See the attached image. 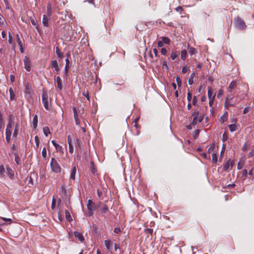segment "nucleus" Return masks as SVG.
Returning a JSON list of instances; mask_svg holds the SVG:
<instances>
[{"label": "nucleus", "instance_id": "f257e3e1", "mask_svg": "<svg viewBox=\"0 0 254 254\" xmlns=\"http://www.w3.org/2000/svg\"><path fill=\"white\" fill-rule=\"evenodd\" d=\"M234 24L237 29L240 30H245L247 27L245 21L239 16L234 19Z\"/></svg>", "mask_w": 254, "mask_h": 254}, {"label": "nucleus", "instance_id": "f03ea898", "mask_svg": "<svg viewBox=\"0 0 254 254\" xmlns=\"http://www.w3.org/2000/svg\"><path fill=\"white\" fill-rule=\"evenodd\" d=\"M51 170L55 173H60L61 172L62 168L55 158H52L50 163Z\"/></svg>", "mask_w": 254, "mask_h": 254}, {"label": "nucleus", "instance_id": "7ed1b4c3", "mask_svg": "<svg viewBox=\"0 0 254 254\" xmlns=\"http://www.w3.org/2000/svg\"><path fill=\"white\" fill-rule=\"evenodd\" d=\"M42 100L45 109L47 110H50L51 109V105L49 104V96L47 90L45 89H43L42 94Z\"/></svg>", "mask_w": 254, "mask_h": 254}, {"label": "nucleus", "instance_id": "20e7f679", "mask_svg": "<svg viewBox=\"0 0 254 254\" xmlns=\"http://www.w3.org/2000/svg\"><path fill=\"white\" fill-rule=\"evenodd\" d=\"M12 133V127H11L10 125H7L5 131V135H6V141L7 143H9L11 140V135Z\"/></svg>", "mask_w": 254, "mask_h": 254}, {"label": "nucleus", "instance_id": "39448f33", "mask_svg": "<svg viewBox=\"0 0 254 254\" xmlns=\"http://www.w3.org/2000/svg\"><path fill=\"white\" fill-rule=\"evenodd\" d=\"M23 62L24 64V68L27 71H30L31 70V62L29 58L27 56H25L23 60Z\"/></svg>", "mask_w": 254, "mask_h": 254}, {"label": "nucleus", "instance_id": "423d86ee", "mask_svg": "<svg viewBox=\"0 0 254 254\" xmlns=\"http://www.w3.org/2000/svg\"><path fill=\"white\" fill-rule=\"evenodd\" d=\"M97 207L96 204L91 199L87 201V208L88 210H95Z\"/></svg>", "mask_w": 254, "mask_h": 254}, {"label": "nucleus", "instance_id": "0eeeda50", "mask_svg": "<svg viewBox=\"0 0 254 254\" xmlns=\"http://www.w3.org/2000/svg\"><path fill=\"white\" fill-rule=\"evenodd\" d=\"M51 65L52 67L54 68V72L56 74H59L60 71V67L58 65L57 61L56 60L52 61Z\"/></svg>", "mask_w": 254, "mask_h": 254}, {"label": "nucleus", "instance_id": "6e6552de", "mask_svg": "<svg viewBox=\"0 0 254 254\" xmlns=\"http://www.w3.org/2000/svg\"><path fill=\"white\" fill-rule=\"evenodd\" d=\"M67 142L69 146V152L70 154H72L73 153V146L72 145V139L70 135H68L67 136Z\"/></svg>", "mask_w": 254, "mask_h": 254}, {"label": "nucleus", "instance_id": "1a4fd4ad", "mask_svg": "<svg viewBox=\"0 0 254 254\" xmlns=\"http://www.w3.org/2000/svg\"><path fill=\"white\" fill-rule=\"evenodd\" d=\"M75 148L76 150L79 151H81L82 149V142L79 138L76 139Z\"/></svg>", "mask_w": 254, "mask_h": 254}, {"label": "nucleus", "instance_id": "9d476101", "mask_svg": "<svg viewBox=\"0 0 254 254\" xmlns=\"http://www.w3.org/2000/svg\"><path fill=\"white\" fill-rule=\"evenodd\" d=\"M109 212L108 207L107 205L104 204L102 208L98 211V214L103 216V213L107 214Z\"/></svg>", "mask_w": 254, "mask_h": 254}, {"label": "nucleus", "instance_id": "9b49d317", "mask_svg": "<svg viewBox=\"0 0 254 254\" xmlns=\"http://www.w3.org/2000/svg\"><path fill=\"white\" fill-rule=\"evenodd\" d=\"M52 143L55 146L56 149L57 151L60 152L62 153H63V148L62 146L60 145L59 144L57 143L56 141L54 140L52 141Z\"/></svg>", "mask_w": 254, "mask_h": 254}, {"label": "nucleus", "instance_id": "f8f14e48", "mask_svg": "<svg viewBox=\"0 0 254 254\" xmlns=\"http://www.w3.org/2000/svg\"><path fill=\"white\" fill-rule=\"evenodd\" d=\"M25 93L27 94L31 95L33 91L32 89L31 85L30 83H27L25 85Z\"/></svg>", "mask_w": 254, "mask_h": 254}, {"label": "nucleus", "instance_id": "ddd939ff", "mask_svg": "<svg viewBox=\"0 0 254 254\" xmlns=\"http://www.w3.org/2000/svg\"><path fill=\"white\" fill-rule=\"evenodd\" d=\"M237 86V82L236 80L232 81L230 84H229L228 87V91L231 92L232 90L235 88H236Z\"/></svg>", "mask_w": 254, "mask_h": 254}, {"label": "nucleus", "instance_id": "4468645a", "mask_svg": "<svg viewBox=\"0 0 254 254\" xmlns=\"http://www.w3.org/2000/svg\"><path fill=\"white\" fill-rule=\"evenodd\" d=\"M6 169L9 178L11 180L13 179L14 176V171L8 165L6 166Z\"/></svg>", "mask_w": 254, "mask_h": 254}, {"label": "nucleus", "instance_id": "2eb2a0df", "mask_svg": "<svg viewBox=\"0 0 254 254\" xmlns=\"http://www.w3.org/2000/svg\"><path fill=\"white\" fill-rule=\"evenodd\" d=\"M199 112L198 111H195L192 115V116H193V121L192 122V124L193 126H195L197 123V118L199 117Z\"/></svg>", "mask_w": 254, "mask_h": 254}, {"label": "nucleus", "instance_id": "dca6fc26", "mask_svg": "<svg viewBox=\"0 0 254 254\" xmlns=\"http://www.w3.org/2000/svg\"><path fill=\"white\" fill-rule=\"evenodd\" d=\"M74 235L75 237L77 238L79 241L81 242H83L84 240V238L81 233L75 231L74 232Z\"/></svg>", "mask_w": 254, "mask_h": 254}, {"label": "nucleus", "instance_id": "f3484780", "mask_svg": "<svg viewBox=\"0 0 254 254\" xmlns=\"http://www.w3.org/2000/svg\"><path fill=\"white\" fill-rule=\"evenodd\" d=\"M105 246L106 248V249L111 252L112 247V243L110 240H106L104 241Z\"/></svg>", "mask_w": 254, "mask_h": 254}, {"label": "nucleus", "instance_id": "a211bd4d", "mask_svg": "<svg viewBox=\"0 0 254 254\" xmlns=\"http://www.w3.org/2000/svg\"><path fill=\"white\" fill-rule=\"evenodd\" d=\"M76 173V166H74L72 167L71 172H70V179L72 180H75V176Z\"/></svg>", "mask_w": 254, "mask_h": 254}, {"label": "nucleus", "instance_id": "6ab92c4d", "mask_svg": "<svg viewBox=\"0 0 254 254\" xmlns=\"http://www.w3.org/2000/svg\"><path fill=\"white\" fill-rule=\"evenodd\" d=\"M60 194L62 196H66V190L64 186H61L60 188V191H59Z\"/></svg>", "mask_w": 254, "mask_h": 254}, {"label": "nucleus", "instance_id": "aec40b11", "mask_svg": "<svg viewBox=\"0 0 254 254\" xmlns=\"http://www.w3.org/2000/svg\"><path fill=\"white\" fill-rule=\"evenodd\" d=\"M42 23L46 27H48L49 25V19L45 14L43 16Z\"/></svg>", "mask_w": 254, "mask_h": 254}, {"label": "nucleus", "instance_id": "412c9836", "mask_svg": "<svg viewBox=\"0 0 254 254\" xmlns=\"http://www.w3.org/2000/svg\"><path fill=\"white\" fill-rule=\"evenodd\" d=\"M90 170L92 173L93 175H95L97 174V169L95 166L94 163L93 161L90 162Z\"/></svg>", "mask_w": 254, "mask_h": 254}, {"label": "nucleus", "instance_id": "4be33fe9", "mask_svg": "<svg viewBox=\"0 0 254 254\" xmlns=\"http://www.w3.org/2000/svg\"><path fill=\"white\" fill-rule=\"evenodd\" d=\"M57 82L58 88L59 90H62L63 89V85L62 84V79L60 76L57 77Z\"/></svg>", "mask_w": 254, "mask_h": 254}, {"label": "nucleus", "instance_id": "5701e85b", "mask_svg": "<svg viewBox=\"0 0 254 254\" xmlns=\"http://www.w3.org/2000/svg\"><path fill=\"white\" fill-rule=\"evenodd\" d=\"M56 54L57 55L58 57L62 60L64 58V54L62 52V51L60 50V49L57 47H56Z\"/></svg>", "mask_w": 254, "mask_h": 254}, {"label": "nucleus", "instance_id": "b1692460", "mask_svg": "<svg viewBox=\"0 0 254 254\" xmlns=\"http://www.w3.org/2000/svg\"><path fill=\"white\" fill-rule=\"evenodd\" d=\"M232 99L233 98L231 97V96H229L230 103H229V105L231 106V107H234L239 102L240 100L236 99L235 101H233Z\"/></svg>", "mask_w": 254, "mask_h": 254}, {"label": "nucleus", "instance_id": "393cba45", "mask_svg": "<svg viewBox=\"0 0 254 254\" xmlns=\"http://www.w3.org/2000/svg\"><path fill=\"white\" fill-rule=\"evenodd\" d=\"M65 216L66 219L68 222H70L72 221V218L70 215V214L67 210H65Z\"/></svg>", "mask_w": 254, "mask_h": 254}, {"label": "nucleus", "instance_id": "a878e982", "mask_svg": "<svg viewBox=\"0 0 254 254\" xmlns=\"http://www.w3.org/2000/svg\"><path fill=\"white\" fill-rule=\"evenodd\" d=\"M228 119V113L226 112L222 116L220 117V121L223 124Z\"/></svg>", "mask_w": 254, "mask_h": 254}, {"label": "nucleus", "instance_id": "bb28decb", "mask_svg": "<svg viewBox=\"0 0 254 254\" xmlns=\"http://www.w3.org/2000/svg\"><path fill=\"white\" fill-rule=\"evenodd\" d=\"M38 124V117L37 115H35L32 121L33 127L34 129L36 128Z\"/></svg>", "mask_w": 254, "mask_h": 254}, {"label": "nucleus", "instance_id": "cd10ccee", "mask_svg": "<svg viewBox=\"0 0 254 254\" xmlns=\"http://www.w3.org/2000/svg\"><path fill=\"white\" fill-rule=\"evenodd\" d=\"M14 157H15V161L16 162V164L17 165H19L21 164V162H20V157L18 156V154L16 152H15L14 153Z\"/></svg>", "mask_w": 254, "mask_h": 254}, {"label": "nucleus", "instance_id": "c85d7f7f", "mask_svg": "<svg viewBox=\"0 0 254 254\" xmlns=\"http://www.w3.org/2000/svg\"><path fill=\"white\" fill-rule=\"evenodd\" d=\"M14 123V117L12 114H10L8 116V121L7 125H10L11 127H12V124Z\"/></svg>", "mask_w": 254, "mask_h": 254}, {"label": "nucleus", "instance_id": "c756f323", "mask_svg": "<svg viewBox=\"0 0 254 254\" xmlns=\"http://www.w3.org/2000/svg\"><path fill=\"white\" fill-rule=\"evenodd\" d=\"M47 15L50 16L52 14V6L50 3H48L47 6Z\"/></svg>", "mask_w": 254, "mask_h": 254}, {"label": "nucleus", "instance_id": "7c9ffc66", "mask_svg": "<svg viewBox=\"0 0 254 254\" xmlns=\"http://www.w3.org/2000/svg\"><path fill=\"white\" fill-rule=\"evenodd\" d=\"M43 130L44 134L46 136H47L49 134L51 133L50 131V129H49V128L48 127H44L43 128Z\"/></svg>", "mask_w": 254, "mask_h": 254}, {"label": "nucleus", "instance_id": "2f4dec72", "mask_svg": "<svg viewBox=\"0 0 254 254\" xmlns=\"http://www.w3.org/2000/svg\"><path fill=\"white\" fill-rule=\"evenodd\" d=\"M187 56V52L186 50H182L181 52V57L183 60H185Z\"/></svg>", "mask_w": 254, "mask_h": 254}, {"label": "nucleus", "instance_id": "473e14b6", "mask_svg": "<svg viewBox=\"0 0 254 254\" xmlns=\"http://www.w3.org/2000/svg\"><path fill=\"white\" fill-rule=\"evenodd\" d=\"M229 130L231 132H233L237 129V127L235 124H231L228 125Z\"/></svg>", "mask_w": 254, "mask_h": 254}, {"label": "nucleus", "instance_id": "72a5a7b5", "mask_svg": "<svg viewBox=\"0 0 254 254\" xmlns=\"http://www.w3.org/2000/svg\"><path fill=\"white\" fill-rule=\"evenodd\" d=\"M189 53L191 56L196 53V50L193 47H189Z\"/></svg>", "mask_w": 254, "mask_h": 254}, {"label": "nucleus", "instance_id": "f704fd0d", "mask_svg": "<svg viewBox=\"0 0 254 254\" xmlns=\"http://www.w3.org/2000/svg\"><path fill=\"white\" fill-rule=\"evenodd\" d=\"M178 55L179 53H178L177 51L172 52L171 54V58L172 60H174L176 58L178 57Z\"/></svg>", "mask_w": 254, "mask_h": 254}, {"label": "nucleus", "instance_id": "c9c22d12", "mask_svg": "<svg viewBox=\"0 0 254 254\" xmlns=\"http://www.w3.org/2000/svg\"><path fill=\"white\" fill-rule=\"evenodd\" d=\"M207 93L209 99L212 98L213 96H215V95H213V92L210 87L208 88Z\"/></svg>", "mask_w": 254, "mask_h": 254}, {"label": "nucleus", "instance_id": "e433bc0d", "mask_svg": "<svg viewBox=\"0 0 254 254\" xmlns=\"http://www.w3.org/2000/svg\"><path fill=\"white\" fill-rule=\"evenodd\" d=\"M229 103H230V99H229V96H228L225 100V107L227 108V109L230 107H231V106H229Z\"/></svg>", "mask_w": 254, "mask_h": 254}, {"label": "nucleus", "instance_id": "4c0bfd02", "mask_svg": "<svg viewBox=\"0 0 254 254\" xmlns=\"http://www.w3.org/2000/svg\"><path fill=\"white\" fill-rule=\"evenodd\" d=\"M162 41H163V43H165L166 44H169L170 43V40L169 38L166 37H163L161 38Z\"/></svg>", "mask_w": 254, "mask_h": 254}, {"label": "nucleus", "instance_id": "58836bf2", "mask_svg": "<svg viewBox=\"0 0 254 254\" xmlns=\"http://www.w3.org/2000/svg\"><path fill=\"white\" fill-rule=\"evenodd\" d=\"M82 95H83V96L85 97L89 101H90V97L89 96V92L87 90H84L82 92Z\"/></svg>", "mask_w": 254, "mask_h": 254}, {"label": "nucleus", "instance_id": "ea45409f", "mask_svg": "<svg viewBox=\"0 0 254 254\" xmlns=\"http://www.w3.org/2000/svg\"><path fill=\"white\" fill-rule=\"evenodd\" d=\"M35 143H36V149H37L39 148V144H40V138L38 137V136L36 135L35 137Z\"/></svg>", "mask_w": 254, "mask_h": 254}, {"label": "nucleus", "instance_id": "a19ab883", "mask_svg": "<svg viewBox=\"0 0 254 254\" xmlns=\"http://www.w3.org/2000/svg\"><path fill=\"white\" fill-rule=\"evenodd\" d=\"M230 160H229L228 161H227L225 164L223 166V170L225 171H227L228 170L229 167H230Z\"/></svg>", "mask_w": 254, "mask_h": 254}, {"label": "nucleus", "instance_id": "79ce46f5", "mask_svg": "<svg viewBox=\"0 0 254 254\" xmlns=\"http://www.w3.org/2000/svg\"><path fill=\"white\" fill-rule=\"evenodd\" d=\"M9 93H10V100H13L15 97V94L12 88L9 89Z\"/></svg>", "mask_w": 254, "mask_h": 254}, {"label": "nucleus", "instance_id": "37998d69", "mask_svg": "<svg viewBox=\"0 0 254 254\" xmlns=\"http://www.w3.org/2000/svg\"><path fill=\"white\" fill-rule=\"evenodd\" d=\"M215 148V144L214 143H212L210 145L209 148L208 149V153H211L213 151L214 149Z\"/></svg>", "mask_w": 254, "mask_h": 254}, {"label": "nucleus", "instance_id": "c03bdc74", "mask_svg": "<svg viewBox=\"0 0 254 254\" xmlns=\"http://www.w3.org/2000/svg\"><path fill=\"white\" fill-rule=\"evenodd\" d=\"M212 162L213 163H216L217 162V154L216 153H212Z\"/></svg>", "mask_w": 254, "mask_h": 254}, {"label": "nucleus", "instance_id": "a18cd8bd", "mask_svg": "<svg viewBox=\"0 0 254 254\" xmlns=\"http://www.w3.org/2000/svg\"><path fill=\"white\" fill-rule=\"evenodd\" d=\"M199 132H200V131L199 129H196L194 130L193 134V136L194 139H196L197 138V137L199 135Z\"/></svg>", "mask_w": 254, "mask_h": 254}, {"label": "nucleus", "instance_id": "49530a36", "mask_svg": "<svg viewBox=\"0 0 254 254\" xmlns=\"http://www.w3.org/2000/svg\"><path fill=\"white\" fill-rule=\"evenodd\" d=\"M8 43L9 44H12L13 42V37L10 32H8Z\"/></svg>", "mask_w": 254, "mask_h": 254}, {"label": "nucleus", "instance_id": "de8ad7c7", "mask_svg": "<svg viewBox=\"0 0 254 254\" xmlns=\"http://www.w3.org/2000/svg\"><path fill=\"white\" fill-rule=\"evenodd\" d=\"M5 172V169L3 165L0 166V176H3V174Z\"/></svg>", "mask_w": 254, "mask_h": 254}, {"label": "nucleus", "instance_id": "09e8293b", "mask_svg": "<svg viewBox=\"0 0 254 254\" xmlns=\"http://www.w3.org/2000/svg\"><path fill=\"white\" fill-rule=\"evenodd\" d=\"M153 230L150 228H147L144 230V232L146 234H150L151 236L152 235Z\"/></svg>", "mask_w": 254, "mask_h": 254}, {"label": "nucleus", "instance_id": "8fccbe9b", "mask_svg": "<svg viewBox=\"0 0 254 254\" xmlns=\"http://www.w3.org/2000/svg\"><path fill=\"white\" fill-rule=\"evenodd\" d=\"M42 155L44 158H46L47 157V151L46 147H44L43 148L42 151Z\"/></svg>", "mask_w": 254, "mask_h": 254}, {"label": "nucleus", "instance_id": "3c124183", "mask_svg": "<svg viewBox=\"0 0 254 254\" xmlns=\"http://www.w3.org/2000/svg\"><path fill=\"white\" fill-rule=\"evenodd\" d=\"M176 82H177V85L179 86V87H180L181 86V84H182V80L181 79V78L179 77V76H177L176 77Z\"/></svg>", "mask_w": 254, "mask_h": 254}, {"label": "nucleus", "instance_id": "603ef678", "mask_svg": "<svg viewBox=\"0 0 254 254\" xmlns=\"http://www.w3.org/2000/svg\"><path fill=\"white\" fill-rule=\"evenodd\" d=\"M192 98V94L189 91L187 93V100L189 102H190Z\"/></svg>", "mask_w": 254, "mask_h": 254}, {"label": "nucleus", "instance_id": "864d4df0", "mask_svg": "<svg viewBox=\"0 0 254 254\" xmlns=\"http://www.w3.org/2000/svg\"><path fill=\"white\" fill-rule=\"evenodd\" d=\"M72 109H73V114H74V118H78V113H77L76 107H73Z\"/></svg>", "mask_w": 254, "mask_h": 254}, {"label": "nucleus", "instance_id": "5fc2aeb1", "mask_svg": "<svg viewBox=\"0 0 254 254\" xmlns=\"http://www.w3.org/2000/svg\"><path fill=\"white\" fill-rule=\"evenodd\" d=\"M244 165V163L243 162L239 161V162L238 163V165H237L238 169V170L241 169L243 167Z\"/></svg>", "mask_w": 254, "mask_h": 254}, {"label": "nucleus", "instance_id": "6e6d98bb", "mask_svg": "<svg viewBox=\"0 0 254 254\" xmlns=\"http://www.w3.org/2000/svg\"><path fill=\"white\" fill-rule=\"evenodd\" d=\"M18 133V129L17 128V126L15 127L14 132L13 133V137H15L17 136Z\"/></svg>", "mask_w": 254, "mask_h": 254}, {"label": "nucleus", "instance_id": "4d7b16f0", "mask_svg": "<svg viewBox=\"0 0 254 254\" xmlns=\"http://www.w3.org/2000/svg\"><path fill=\"white\" fill-rule=\"evenodd\" d=\"M215 96H213L212 98L209 99V104L211 107L214 103Z\"/></svg>", "mask_w": 254, "mask_h": 254}, {"label": "nucleus", "instance_id": "13d9d810", "mask_svg": "<svg viewBox=\"0 0 254 254\" xmlns=\"http://www.w3.org/2000/svg\"><path fill=\"white\" fill-rule=\"evenodd\" d=\"M188 68L187 65L184 66L182 68V72L183 73H186V72H188Z\"/></svg>", "mask_w": 254, "mask_h": 254}, {"label": "nucleus", "instance_id": "bf43d9fd", "mask_svg": "<svg viewBox=\"0 0 254 254\" xmlns=\"http://www.w3.org/2000/svg\"><path fill=\"white\" fill-rule=\"evenodd\" d=\"M5 22L3 17L0 14V24L3 25Z\"/></svg>", "mask_w": 254, "mask_h": 254}, {"label": "nucleus", "instance_id": "052dcab7", "mask_svg": "<svg viewBox=\"0 0 254 254\" xmlns=\"http://www.w3.org/2000/svg\"><path fill=\"white\" fill-rule=\"evenodd\" d=\"M55 206H56V200L54 199V198H53L52 202V204H51L52 209H54L55 208Z\"/></svg>", "mask_w": 254, "mask_h": 254}, {"label": "nucleus", "instance_id": "680f3d73", "mask_svg": "<svg viewBox=\"0 0 254 254\" xmlns=\"http://www.w3.org/2000/svg\"><path fill=\"white\" fill-rule=\"evenodd\" d=\"M248 175V171L246 169L242 171V177H244L245 178L247 177Z\"/></svg>", "mask_w": 254, "mask_h": 254}, {"label": "nucleus", "instance_id": "e2e57ef3", "mask_svg": "<svg viewBox=\"0 0 254 254\" xmlns=\"http://www.w3.org/2000/svg\"><path fill=\"white\" fill-rule=\"evenodd\" d=\"M223 91L222 90H219L217 93V97L218 98H219L223 94Z\"/></svg>", "mask_w": 254, "mask_h": 254}, {"label": "nucleus", "instance_id": "0e129e2a", "mask_svg": "<svg viewBox=\"0 0 254 254\" xmlns=\"http://www.w3.org/2000/svg\"><path fill=\"white\" fill-rule=\"evenodd\" d=\"M197 102V100L196 97L195 96H193V99H192V105L195 106L196 105Z\"/></svg>", "mask_w": 254, "mask_h": 254}, {"label": "nucleus", "instance_id": "69168bd1", "mask_svg": "<svg viewBox=\"0 0 254 254\" xmlns=\"http://www.w3.org/2000/svg\"><path fill=\"white\" fill-rule=\"evenodd\" d=\"M114 248H115V250L116 252L118 251V250H119V251L120 250V246H119V244H115L114 245Z\"/></svg>", "mask_w": 254, "mask_h": 254}, {"label": "nucleus", "instance_id": "338daca9", "mask_svg": "<svg viewBox=\"0 0 254 254\" xmlns=\"http://www.w3.org/2000/svg\"><path fill=\"white\" fill-rule=\"evenodd\" d=\"M161 53L163 55H165L167 53V51L165 48H162Z\"/></svg>", "mask_w": 254, "mask_h": 254}, {"label": "nucleus", "instance_id": "774afa93", "mask_svg": "<svg viewBox=\"0 0 254 254\" xmlns=\"http://www.w3.org/2000/svg\"><path fill=\"white\" fill-rule=\"evenodd\" d=\"M248 156V157L254 156V150H252L250 152H249Z\"/></svg>", "mask_w": 254, "mask_h": 254}]
</instances>
